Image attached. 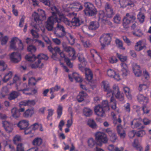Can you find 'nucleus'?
Here are the masks:
<instances>
[{"label": "nucleus", "instance_id": "obj_19", "mask_svg": "<svg viewBox=\"0 0 151 151\" xmlns=\"http://www.w3.org/2000/svg\"><path fill=\"white\" fill-rule=\"evenodd\" d=\"M70 81H73L74 79L77 82H81L82 79L81 76L77 73H73L72 75H68Z\"/></svg>", "mask_w": 151, "mask_h": 151}, {"label": "nucleus", "instance_id": "obj_57", "mask_svg": "<svg viewBox=\"0 0 151 151\" xmlns=\"http://www.w3.org/2000/svg\"><path fill=\"white\" fill-rule=\"evenodd\" d=\"M149 83L147 84H140L139 86V91H141L142 90L145 89L149 87Z\"/></svg>", "mask_w": 151, "mask_h": 151}, {"label": "nucleus", "instance_id": "obj_29", "mask_svg": "<svg viewBox=\"0 0 151 151\" xmlns=\"http://www.w3.org/2000/svg\"><path fill=\"white\" fill-rule=\"evenodd\" d=\"M137 99L139 102L142 103L143 104H145L148 102V98L141 94L138 95Z\"/></svg>", "mask_w": 151, "mask_h": 151}, {"label": "nucleus", "instance_id": "obj_38", "mask_svg": "<svg viewBox=\"0 0 151 151\" xmlns=\"http://www.w3.org/2000/svg\"><path fill=\"white\" fill-rule=\"evenodd\" d=\"M20 95V93L19 92L13 91L10 94L8 97V99L11 100L17 98Z\"/></svg>", "mask_w": 151, "mask_h": 151}, {"label": "nucleus", "instance_id": "obj_50", "mask_svg": "<svg viewBox=\"0 0 151 151\" xmlns=\"http://www.w3.org/2000/svg\"><path fill=\"white\" fill-rule=\"evenodd\" d=\"M22 140L21 136L18 135H15L13 138V142L14 144H17L18 142H20Z\"/></svg>", "mask_w": 151, "mask_h": 151}, {"label": "nucleus", "instance_id": "obj_24", "mask_svg": "<svg viewBox=\"0 0 151 151\" xmlns=\"http://www.w3.org/2000/svg\"><path fill=\"white\" fill-rule=\"evenodd\" d=\"M133 71L136 76H139L142 74V71L140 66L136 64H134L132 66Z\"/></svg>", "mask_w": 151, "mask_h": 151}, {"label": "nucleus", "instance_id": "obj_44", "mask_svg": "<svg viewBox=\"0 0 151 151\" xmlns=\"http://www.w3.org/2000/svg\"><path fill=\"white\" fill-rule=\"evenodd\" d=\"M63 108V106L61 105L60 104L58 105L57 113L58 115L57 117L58 118H60L62 115Z\"/></svg>", "mask_w": 151, "mask_h": 151}, {"label": "nucleus", "instance_id": "obj_41", "mask_svg": "<svg viewBox=\"0 0 151 151\" xmlns=\"http://www.w3.org/2000/svg\"><path fill=\"white\" fill-rule=\"evenodd\" d=\"M110 101V105L111 108L113 110H115L116 108V102L114 98L113 97V96H111Z\"/></svg>", "mask_w": 151, "mask_h": 151}, {"label": "nucleus", "instance_id": "obj_34", "mask_svg": "<svg viewBox=\"0 0 151 151\" xmlns=\"http://www.w3.org/2000/svg\"><path fill=\"white\" fill-rule=\"evenodd\" d=\"M116 45L117 47L122 50H124L125 47L123 46V44L122 42L120 39L116 38L115 40Z\"/></svg>", "mask_w": 151, "mask_h": 151}, {"label": "nucleus", "instance_id": "obj_25", "mask_svg": "<svg viewBox=\"0 0 151 151\" xmlns=\"http://www.w3.org/2000/svg\"><path fill=\"white\" fill-rule=\"evenodd\" d=\"M141 119H134L131 122V126L133 128H137L139 127L143 128L141 126Z\"/></svg>", "mask_w": 151, "mask_h": 151}, {"label": "nucleus", "instance_id": "obj_42", "mask_svg": "<svg viewBox=\"0 0 151 151\" xmlns=\"http://www.w3.org/2000/svg\"><path fill=\"white\" fill-rule=\"evenodd\" d=\"M92 111L89 108L85 107L83 110V113L84 115L87 117L89 116L92 114Z\"/></svg>", "mask_w": 151, "mask_h": 151}, {"label": "nucleus", "instance_id": "obj_39", "mask_svg": "<svg viewBox=\"0 0 151 151\" xmlns=\"http://www.w3.org/2000/svg\"><path fill=\"white\" fill-rule=\"evenodd\" d=\"M87 124L90 127L93 129H96L97 127L95 122L93 119H88L87 122Z\"/></svg>", "mask_w": 151, "mask_h": 151}, {"label": "nucleus", "instance_id": "obj_17", "mask_svg": "<svg viewBox=\"0 0 151 151\" xmlns=\"http://www.w3.org/2000/svg\"><path fill=\"white\" fill-rule=\"evenodd\" d=\"M94 110L95 114L100 117L104 116L105 111H106L103 107H101L100 105L96 106L94 108Z\"/></svg>", "mask_w": 151, "mask_h": 151}, {"label": "nucleus", "instance_id": "obj_28", "mask_svg": "<svg viewBox=\"0 0 151 151\" xmlns=\"http://www.w3.org/2000/svg\"><path fill=\"white\" fill-rule=\"evenodd\" d=\"M99 24L97 21H92L90 22L88 27L89 30H95L99 27Z\"/></svg>", "mask_w": 151, "mask_h": 151}, {"label": "nucleus", "instance_id": "obj_7", "mask_svg": "<svg viewBox=\"0 0 151 151\" xmlns=\"http://www.w3.org/2000/svg\"><path fill=\"white\" fill-rule=\"evenodd\" d=\"M95 136L96 144L99 146H101L103 143H106L108 142V139L107 136L103 132H97L95 133Z\"/></svg>", "mask_w": 151, "mask_h": 151}, {"label": "nucleus", "instance_id": "obj_1", "mask_svg": "<svg viewBox=\"0 0 151 151\" xmlns=\"http://www.w3.org/2000/svg\"><path fill=\"white\" fill-rule=\"evenodd\" d=\"M51 9L52 11V16L48 18L46 22V27L48 30L52 29L53 24L56 22L59 23L60 21L63 22L70 27H78L82 23V21L77 17H74L72 19L71 22H70L55 6L51 7Z\"/></svg>", "mask_w": 151, "mask_h": 151}, {"label": "nucleus", "instance_id": "obj_20", "mask_svg": "<svg viewBox=\"0 0 151 151\" xmlns=\"http://www.w3.org/2000/svg\"><path fill=\"white\" fill-rule=\"evenodd\" d=\"M63 50L69 52V56L71 57L72 60H74L76 59V52L73 48L67 46Z\"/></svg>", "mask_w": 151, "mask_h": 151}, {"label": "nucleus", "instance_id": "obj_47", "mask_svg": "<svg viewBox=\"0 0 151 151\" xmlns=\"http://www.w3.org/2000/svg\"><path fill=\"white\" fill-rule=\"evenodd\" d=\"M116 56L122 62H126L127 59V56L120 54L118 53H116Z\"/></svg>", "mask_w": 151, "mask_h": 151}, {"label": "nucleus", "instance_id": "obj_52", "mask_svg": "<svg viewBox=\"0 0 151 151\" xmlns=\"http://www.w3.org/2000/svg\"><path fill=\"white\" fill-rule=\"evenodd\" d=\"M9 92V90L6 87H3L1 91V93L0 96H2V97H4Z\"/></svg>", "mask_w": 151, "mask_h": 151}, {"label": "nucleus", "instance_id": "obj_60", "mask_svg": "<svg viewBox=\"0 0 151 151\" xmlns=\"http://www.w3.org/2000/svg\"><path fill=\"white\" fill-rule=\"evenodd\" d=\"M37 11L43 18V19H46V15L45 13V12L44 10L41 9H37Z\"/></svg>", "mask_w": 151, "mask_h": 151}, {"label": "nucleus", "instance_id": "obj_11", "mask_svg": "<svg viewBox=\"0 0 151 151\" xmlns=\"http://www.w3.org/2000/svg\"><path fill=\"white\" fill-rule=\"evenodd\" d=\"M20 83V78L17 75H15L13 77L12 81L10 82L9 85H11L13 84H15L17 87L19 85ZM17 89L19 91H22L24 94H28L29 93L27 92L29 90L28 88H25L24 89H19L17 87Z\"/></svg>", "mask_w": 151, "mask_h": 151}, {"label": "nucleus", "instance_id": "obj_3", "mask_svg": "<svg viewBox=\"0 0 151 151\" xmlns=\"http://www.w3.org/2000/svg\"><path fill=\"white\" fill-rule=\"evenodd\" d=\"M78 59L81 64L79 65V69L82 72L85 73L86 79L89 82H91L93 78V74L91 70L88 68H85L84 66L87 64L82 54H79Z\"/></svg>", "mask_w": 151, "mask_h": 151}, {"label": "nucleus", "instance_id": "obj_48", "mask_svg": "<svg viewBox=\"0 0 151 151\" xmlns=\"http://www.w3.org/2000/svg\"><path fill=\"white\" fill-rule=\"evenodd\" d=\"M101 107L104 109L106 111H109V108L108 104V102L106 100L104 101H102V105H101Z\"/></svg>", "mask_w": 151, "mask_h": 151}, {"label": "nucleus", "instance_id": "obj_23", "mask_svg": "<svg viewBox=\"0 0 151 151\" xmlns=\"http://www.w3.org/2000/svg\"><path fill=\"white\" fill-rule=\"evenodd\" d=\"M21 130L26 129L29 126V121L27 120H22L20 121L17 124Z\"/></svg>", "mask_w": 151, "mask_h": 151}, {"label": "nucleus", "instance_id": "obj_59", "mask_svg": "<svg viewBox=\"0 0 151 151\" xmlns=\"http://www.w3.org/2000/svg\"><path fill=\"white\" fill-rule=\"evenodd\" d=\"M18 47L17 49L19 50H22L24 49V45L21 40H18Z\"/></svg>", "mask_w": 151, "mask_h": 151}, {"label": "nucleus", "instance_id": "obj_31", "mask_svg": "<svg viewBox=\"0 0 151 151\" xmlns=\"http://www.w3.org/2000/svg\"><path fill=\"white\" fill-rule=\"evenodd\" d=\"M11 113L12 116L15 119L18 118L20 116V113L16 107H14L12 109Z\"/></svg>", "mask_w": 151, "mask_h": 151}, {"label": "nucleus", "instance_id": "obj_5", "mask_svg": "<svg viewBox=\"0 0 151 151\" xmlns=\"http://www.w3.org/2000/svg\"><path fill=\"white\" fill-rule=\"evenodd\" d=\"M57 28L60 30H62L63 33L61 35H60L55 32L54 34L56 35V36L61 38L65 35L70 45H72L74 44L75 39L73 36L70 33L65 32L64 28L62 25L58 24L57 25Z\"/></svg>", "mask_w": 151, "mask_h": 151}, {"label": "nucleus", "instance_id": "obj_36", "mask_svg": "<svg viewBox=\"0 0 151 151\" xmlns=\"http://www.w3.org/2000/svg\"><path fill=\"white\" fill-rule=\"evenodd\" d=\"M142 41L140 40L137 42L134 47L135 50L137 51H140L143 48V46H142Z\"/></svg>", "mask_w": 151, "mask_h": 151}, {"label": "nucleus", "instance_id": "obj_12", "mask_svg": "<svg viewBox=\"0 0 151 151\" xmlns=\"http://www.w3.org/2000/svg\"><path fill=\"white\" fill-rule=\"evenodd\" d=\"M101 86L104 91L107 92L106 95L107 97H109L113 95L114 92H113L112 90L110 89L109 84L108 81H103L101 83Z\"/></svg>", "mask_w": 151, "mask_h": 151}, {"label": "nucleus", "instance_id": "obj_33", "mask_svg": "<svg viewBox=\"0 0 151 151\" xmlns=\"http://www.w3.org/2000/svg\"><path fill=\"white\" fill-rule=\"evenodd\" d=\"M60 57L63 59L65 62H66L67 64L70 68H72L73 67V64L70 62L69 59L68 58H66L65 55L63 52L61 51L59 53Z\"/></svg>", "mask_w": 151, "mask_h": 151}, {"label": "nucleus", "instance_id": "obj_62", "mask_svg": "<svg viewBox=\"0 0 151 151\" xmlns=\"http://www.w3.org/2000/svg\"><path fill=\"white\" fill-rule=\"evenodd\" d=\"M73 124V119H69L67 120L66 124V126L68 128H70L71 127Z\"/></svg>", "mask_w": 151, "mask_h": 151}, {"label": "nucleus", "instance_id": "obj_54", "mask_svg": "<svg viewBox=\"0 0 151 151\" xmlns=\"http://www.w3.org/2000/svg\"><path fill=\"white\" fill-rule=\"evenodd\" d=\"M27 51L31 53H34L36 50V48L35 46L33 45H30L27 48Z\"/></svg>", "mask_w": 151, "mask_h": 151}, {"label": "nucleus", "instance_id": "obj_15", "mask_svg": "<svg viewBox=\"0 0 151 151\" xmlns=\"http://www.w3.org/2000/svg\"><path fill=\"white\" fill-rule=\"evenodd\" d=\"M9 58L11 61L14 63H17L21 60V54L17 52H13L10 54L9 55Z\"/></svg>", "mask_w": 151, "mask_h": 151}, {"label": "nucleus", "instance_id": "obj_46", "mask_svg": "<svg viewBox=\"0 0 151 151\" xmlns=\"http://www.w3.org/2000/svg\"><path fill=\"white\" fill-rule=\"evenodd\" d=\"M88 147L90 148L93 147L96 144L95 140L92 138L89 139L88 141Z\"/></svg>", "mask_w": 151, "mask_h": 151}, {"label": "nucleus", "instance_id": "obj_49", "mask_svg": "<svg viewBox=\"0 0 151 151\" xmlns=\"http://www.w3.org/2000/svg\"><path fill=\"white\" fill-rule=\"evenodd\" d=\"M137 18L140 22L142 23L144 21L145 16L143 14L140 12L137 15Z\"/></svg>", "mask_w": 151, "mask_h": 151}, {"label": "nucleus", "instance_id": "obj_32", "mask_svg": "<svg viewBox=\"0 0 151 151\" xmlns=\"http://www.w3.org/2000/svg\"><path fill=\"white\" fill-rule=\"evenodd\" d=\"M12 75L13 73L11 71L6 73L2 79V81L4 83L6 82L12 78Z\"/></svg>", "mask_w": 151, "mask_h": 151}, {"label": "nucleus", "instance_id": "obj_22", "mask_svg": "<svg viewBox=\"0 0 151 151\" xmlns=\"http://www.w3.org/2000/svg\"><path fill=\"white\" fill-rule=\"evenodd\" d=\"M32 17L34 18L35 21L37 22V21L40 24L39 25H37L36 26L37 27H38V26L40 27L41 30H42L43 32H45V27H41L42 26L41 23L42 22L41 20L39 19V15L36 12H34L32 15Z\"/></svg>", "mask_w": 151, "mask_h": 151}, {"label": "nucleus", "instance_id": "obj_6", "mask_svg": "<svg viewBox=\"0 0 151 151\" xmlns=\"http://www.w3.org/2000/svg\"><path fill=\"white\" fill-rule=\"evenodd\" d=\"M105 9L106 11L105 14L103 10H100L99 11V17L100 19H103L105 15L107 17L111 18L114 14V12L110 4L106 3L105 6Z\"/></svg>", "mask_w": 151, "mask_h": 151}, {"label": "nucleus", "instance_id": "obj_16", "mask_svg": "<svg viewBox=\"0 0 151 151\" xmlns=\"http://www.w3.org/2000/svg\"><path fill=\"white\" fill-rule=\"evenodd\" d=\"M2 124L6 131L8 133L11 132L13 130V124L6 121H3Z\"/></svg>", "mask_w": 151, "mask_h": 151}, {"label": "nucleus", "instance_id": "obj_2", "mask_svg": "<svg viewBox=\"0 0 151 151\" xmlns=\"http://www.w3.org/2000/svg\"><path fill=\"white\" fill-rule=\"evenodd\" d=\"M25 58L27 60L32 63L30 65V67L32 68H42L44 66L45 61L48 58L46 55L43 54H39L37 56L34 55L32 56L27 55Z\"/></svg>", "mask_w": 151, "mask_h": 151}, {"label": "nucleus", "instance_id": "obj_10", "mask_svg": "<svg viewBox=\"0 0 151 151\" xmlns=\"http://www.w3.org/2000/svg\"><path fill=\"white\" fill-rule=\"evenodd\" d=\"M111 41V37L109 34L103 35L100 38V42L101 46V49H104L106 45L110 44Z\"/></svg>", "mask_w": 151, "mask_h": 151}, {"label": "nucleus", "instance_id": "obj_14", "mask_svg": "<svg viewBox=\"0 0 151 151\" xmlns=\"http://www.w3.org/2000/svg\"><path fill=\"white\" fill-rule=\"evenodd\" d=\"M113 90H112L113 92H114V93L113 95V97L114 94L115 96L117 99L121 101H122L124 100V97L123 94L121 93L119 91V88L117 85H114L113 86Z\"/></svg>", "mask_w": 151, "mask_h": 151}, {"label": "nucleus", "instance_id": "obj_35", "mask_svg": "<svg viewBox=\"0 0 151 151\" xmlns=\"http://www.w3.org/2000/svg\"><path fill=\"white\" fill-rule=\"evenodd\" d=\"M123 90L127 98L129 99H131L132 97L129 88L127 87H124L123 88Z\"/></svg>", "mask_w": 151, "mask_h": 151}, {"label": "nucleus", "instance_id": "obj_9", "mask_svg": "<svg viewBox=\"0 0 151 151\" xmlns=\"http://www.w3.org/2000/svg\"><path fill=\"white\" fill-rule=\"evenodd\" d=\"M84 5L86 9L84 12L86 15L92 16L96 13V10L92 4L89 2H86Z\"/></svg>", "mask_w": 151, "mask_h": 151}, {"label": "nucleus", "instance_id": "obj_61", "mask_svg": "<svg viewBox=\"0 0 151 151\" xmlns=\"http://www.w3.org/2000/svg\"><path fill=\"white\" fill-rule=\"evenodd\" d=\"M60 88V87L57 85H56L55 87L52 88L50 89V93H53L54 92L58 91Z\"/></svg>", "mask_w": 151, "mask_h": 151}, {"label": "nucleus", "instance_id": "obj_4", "mask_svg": "<svg viewBox=\"0 0 151 151\" xmlns=\"http://www.w3.org/2000/svg\"><path fill=\"white\" fill-rule=\"evenodd\" d=\"M63 11L65 12H79L82 10L83 7L80 3L75 2L69 4H64L63 6Z\"/></svg>", "mask_w": 151, "mask_h": 151}, {"label": "nucleus", "instance_id": "obj_58", "mask_svg": "<svg viewBox=\"0 0 151 151\" xmlns=\"http://www.w3.org/2000/svg\"><path fill=\"white\" fill-rule=\"evenodd\" d=\"M121 21L120 17L118 15H116L114 18V23L116 24L119 23Z\"/></svg>", "mask_w": 151, "mask_h": 151}, {"label": "nucleus", "instance_id": "obj_64", "mask_svg": "<svg viewBox=\"0 0 151 151\" xmlns=\"http://www.w3.org/2000/svg\"><path fill=\"white\" fill-rule=\"evenodd\" d=\"M36 82L37 81L34 78H31L29 79V83L30 84L35 85Z\"/></svg>", "mask_w": 151, "mask_h": 151}, {"label": "nucleus", "instance_id": "obj_63", "mask_svg": "<svg viewBox=\"0 0 151 151\" xmlns=\"http://www.w3.org/2000/svg\"><path fill=\"white\" fill-rule=\"evenodd\" d=\"M35 102L34 100H27V106H34L35 104Z\"/></svg>", "mask_w": 151, "mask_h": 151}, {"label": "nucleus", "instance_id": "obj_37", "mask_svg": "<svg viewBox=\"0 0 151 151\" xmlns=\"http://www.w3.org/2000/svg\"><path fill=\"white\" fill-rule=\"evenodd\" d=\"M122 67V74L123 75L126 76L128 73V67L127 65L124 63H122L121 64Z\"/></svg>", "mask_w": 151, "mask_h": 151}, {"label": "nucleus", "instance_id": "obj_51", "mask_svg": "<svg viewBox=\"0 0 151 151\" xmlns=\"http://www.w3.org/2000/svg\"><path fill=\"white\" fill-rule=\"evenodd\" d=\"M7 67V65L5 62L3 60H0V70L4 71Z\"/></svg>", "mask_w": 151, "mask_h": 151}, {"label": "nucleus", "instance_id": "obj_55", "mask_svg": "<svg viewBox=\"0 0 151 151\" xmlns=\"http://www.w3.org/2000/svg\"><path fill=\"white\" fill-rule=\"evenodd\" d=\"M16 151H24L23 145L21 143H19L17 145Z\"/></svg>", "mask_w": 151, "mask_h": 151}, {"label": "nucleus", "instance_id": "obj_56", "mask_svg": "<svg viewBox=\"0 0 151 151\" xmlns=\"http://www.w3.org/2000/svg\"><path fill=\"white\" fill-rule=\"evenodd\" d=\"M109 61L110 63H116L118 62V60L116 56H112L109 58Z\"/></svg>", "mask_w": 151, "mask_h": 151}, {"label": "nucleus", "instance_id": "obj_27", "mask_svg": "<svg viewBox=\"0 0 151 151\" xmlns=\"http://www.w3.org/2000/svg\"><path fill=\"white\" fill-rule=\"evenodd\" d=\"M34 114V111L33 108L28 109L23 113V116L26 118L31 117Z\"/></svg>", "mask_w": 151, "mask_h": 151}, {"label": "nucleus", "instance_id": "obj_26", "mask_svg": "<svg viewBox=\"0 0 151 151\" xmlns=\"http://www.w3.org/2000/svg\"><path fill=\"white\" fill-rule=\"evenodd\" d=\"M87 96L88 95L86 93L83 91H81L77 96L76 99L78 102H81L83 101Z\"/></svg>", "mask_w": 151, "mask_h": 151}, {"label": "nucleus", "instance_id": "obj_40", "mask_svg": "<svg viewBox=\"0 0 151 151\" xmlns=\"http://www.w3.org/2000/svg\"><path fill=\"white\" fill-rule=\"evenodd\" d=\"M42 139L41 138L37 137L34 139L32 143L34 145L39 146L42 144Z\"/></svg>", "mask_w": 151, "mask_h": 151}, {"label": "nucleus", "instance_id": "obj_43", "mask_svg": "<svg viewBox=\"0 0 151 151\" xmlns=\"http://www.w3.org/2000/svg\"><path fill=\"white\" fill-rule=\"evenodd\" d=\"M133 146L137 150L141 151L142 150V148L141 146L138 143L137 139H135L133 144Z\"/></svg>", "mask_w": 151, "mask_h": 151}, {"label": "nucleus", "instance_id": "obj_45", "mask_svg": "<svg viewBox=\"0 0 151 151\" xmlns=\"http://www.w3.org/2000/svg\"><path fill=\"white\" fill-rule=\"evenodd\" d=\"M9 39V38L8 36H4L3 34L0 41L1 44L2 45H5L7 43Z\"/></svg>", "mask_w": 151, "mask_h": 151}, {"label": "nucleus", "instance_id": "obj_8", "mask_svg": "<svg viewBox=\"0 0 151 151\" xmlns=\"http://www.w3.org/2000/svg\"><path fill=\"white\" fill-rule=\"evenodd\" d=\"M136 19L135 15L127 13L123 19V26L124 28L127 29L129 27V24Z\"/></svg>", "mask_w": 151, "mask_h": 151}, {"label": "nucleus", "instance_id": "obj_18", "mask_svg": "<svg viewBox=\"0 0 151 151\" xmlns=\"http://www.w3.org/2000/svg\"><path fill=\"white\" fill-rule=\"evenodd\" d=\"M119 4L120 6L122 8H124L127 6L129 7H133L134 5L133 1L130 0H120Z\"/></svg>", "mask_w": 151, "mask_h": 151}, {"label": "nucleus", "instance_id": "obj_13", "mask_svg": "<svg viewBox=\"0 0 151 151\" xmlns=\"http://www.w3.org/2000/svg\"><path fill=\"white\" fill-rule=\"evenodd\" d=\"M107 75L109 77L114 78L117 81H119L121 79L120 76L118 73L116 72L114 70L109 69L107 71Z\"/></svg>", "mask_w": 151, "mask_h": 151}, {"label": "nucleus", "instance_id": "obj_53", "mask_svg": "<svg viewBox=\"0 0 151 151\" xmlns=\"http://www.w3.org/2000/svg\"><path fill=\"white\" fill-rule=\"evenodd\" d=\"M91 54L93 57H94L95 56L97 55L98 57L99 62H100L101 61V57L99 55L96 50L94 49H92L91 50Z\"/></svg>", "mask_w": 151, "mask_h": 151}, {"label": "nucleus", "instance_id": "obj_21", "mask_svg": "<svg viewBox=\"0 0 151 151\" xmlns=\"http://www.w3.org/2000/svg\"><path fill=\"white\" fill-rule=\"evenodd\" d=\"M106 132L109 135L111 141L112 142H114L117 139V137L115 133L109 128L106 129Z\"/></svg>", "mask_w": 151, "mask_h": 151}, {"label": "nucleus", "instance_id": "obj_30", "mask_svg": "<svg viewBox=\"0 0 151 151\" xmlns=\"http://www.w3.org/2000/svg\"><path fill=\"white\" fill-rule=\"evenodd\" d=\"M117 130L118 133L121 138H124L126 136L125 131L122 128L121 125H119L117 126Z\"/></svg>", "mask_w": 151, "mask_h": 151}]
</instances>
